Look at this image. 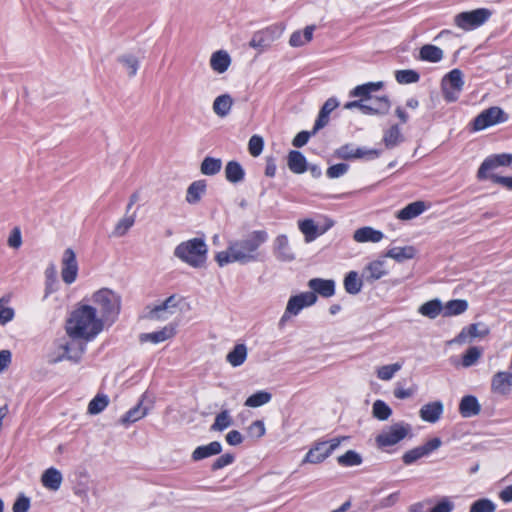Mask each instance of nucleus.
Returning a JSON list of instances; mask_svg holds the SVG:
<instances>
[{
  "instance_id": "1",
  "label": "nucleus",
  "mask_w": 512,
  "mask_h": 512,
  "mask_svg": "<svg viewBox=\"0 0 512 512\" xmlns=\"http://www.w3.org/2000/svg\"><path fill=\"white\" fill-rule=\"evenodd\" d=\"M268 239V234L263 230H256L249 233L242 239L229 241L225 250L215 254V261L220 267L232 263L242 265L258 260V249Z\"/></svg>"
},
{
  "instance_id": "2",
  "label": "nucleus",
  "mask_w": 512,
  "mask_h": 512,
  "mask_svg": "<svg viewBox=\"0 0 512 512\" xmlns=\"http://www.w3.org/2000/svg\"><path fill=\"white\" fill-rule=\"evenodd\" d=\"M103 319L98 318L96 308L82 304L75 308L68 317L65 331L68 337H80L85 342L95 339L104 329Z\"/></svg>"
},
{
  "instance_id": "3",
  "label": "nucleus",
  "mask_w": 512,
  "mask_h": 512,
  "mask_svg": "<svg viewBox=\"0 0 512 512\" xmlns=\"http://www.w3.org/2000/svg\"><path fill=\"white\" fill-rule=\"evenodd\" d=\"M92 306L99 312L98 318L103 319L106 326L116 322L121 311V296L109 288H101L95 291L90 298Z\"/></svg>"
},
{
  "instance_id": "4",
  "label": "nucleus",
  "mask_w": 512,
  "mask_h": 512,
  "mask_svg": "<svg viewBox=\"0 0 512 512\" xmlns=\"http://www.w3.org/2000/svg\"><path fill=\"white\" fill-rule=\"evenodd\" d=\"M208 246L204 238H191L179 243L174 256L192 268H202L207 262Z\"/></svg>"
},
{
  "instance_id": "5",
  "label": "nucleus",
  "mask_w": 512,
  "mask_h": 512,
  "mask_svg": "<svg viewBox=\"0 0 512 512\" xmlns=\"http://www.w3.org/2000/svg\"><path fill=\"white\" fill-rule=\"evenodd\" d=\"M86 343L80 337H68V339H62L56 351L51 355L50 362L58 363L62 361H70L73 363L80 362L85 350Z\"/></svg>"
},
{
  "instance_id": "6",
  "label": "nucleus",
  "mask_w": 512,
  "mask_h": 512,
  "mask_svg": "<svg viewBox=\"0 0 512 512\" xmlns=\"http://www.w3.org/2000/svg\"><path fill=\"white\" fill-rule=\"evenodd\" d=\"M348 440V437H335L329 441L316 443L305 455L302 464H318L328 458L341 444L342 441Z\"/></svg>"
},
{
  "instance_id": "7",
  "label": "nucleus",
  "mask_w": 512,
  "mask_h": 512,
  "mask_svg": "<svg viewBox=\"0 0 512 512\" xmlns=\"http://www.w3.org/2000/svg\"><path fill=\"white\" fill-rule=\"evenodd\" d=\"M492 12L487 8L461 12L454 17V24L465 31L473 30L489 20Z\"/></svg>"
},
{
  "instance_id": "8",
  "label": "nucleus",
  "mask_w": 512,
  "mask_h": 512,
  "mask_svg": "<svg viewBox=\"0 0 512 512\" xmlns=\"http://www.w3.org/2000/svg\"><path fill=\"white\" fill-rule=\"evenodd\" d=\"M411 427L404 422L394 423L384 428L377 436L376 443L379 447H389L402 441L410 433Z\"/></svg>"
},
{
  "instance_id": "9",
  "label": "nucleus",
  "mask_w": 512,
  "mask_h": 512,
  "mask_svg": "<svg viewBox=\"0 0 512 512\" xmlns=\"http://www.w3.org/2000/svg\"><path fill=\"white\" fill-rule=\"evenodd\" d=\"M283 30V27L280 25L268 26L253 34L249 46L262 53L268 50L282 36Z\"/></svg>"
},
{
  "instance_id": "10",
  "label": "nucleus",
  "mask_w": 512,
  "mask_h": 512,
  "mask_svg": "<svg viewBox=\"0 0 512 512\" xmlns=\"http://www.w3.org/2000/svg\"><path fill=\"white\" fill-rule=\"evenodd\" d=\"M316 301L317 295L314 292L307 291L291 296L280 319V323L283 324L292 316H297L304 308L314 305Z\"/></svg>"
},
{
  "instance_id": "11",
  "label": "nucleus",
  "mask_w": 512,
  "mask_h": 512,
  "mask_svg": "<svg viewBox=\"0 0 512 512\" xmlns=\"http://www.w3.org/2000/svg\"><path fill=\"white\" fill-rule=\"evenodd\" d=\"M153 399H150L148 392H144L138 403L124 413L118 420V423L124 427H128L131 424L143 419L148 415L153 406Z\"/></svg>"
},
{
  "instance_id": "12",
  "label": "nucleus",
  "mask_w": 512,
  "mask_h": 512,
  "mask_svg": "<svg viewBox=\"0 0 512 512\" xmlns=\"http://www.w3.org/2000/svg\"><path fill=\"white\" fill-rule=\"evenodd\" d=\"M463 86V73L459 69L451 70L442 80V92L445 100L456 101Z\"/></svg>"
},
{
  "instance_id": "13",
  "label": "nucleus",
  "mask_w": 512,
  "mask_h": 512,
  "mask_svg": "<svg viewBox=\"0 0 512 512\" xmlns=\"http://www.w3.org/2000/svg\"><path fill=\"white\" fill-rule=\"evenodd\" d=\"M78 262L73 249L64 250L61 258V278L67 285L74 283L78 276Z\"/></svg>"
},
{
  "instance_id": "14",
  "label": "nucleus",
  "mask_w": 512,
  "mask_h": 512,
  "mask_svg": "<svg viewBox=\"0 0 512 512\" xmlns=\"http://www.w3.org/2000/svg\"><path fill=\"white\" fill-rule=\"evenodd\" d=\"M504 121H506V116L503 110L499 107H491L482 111L474 119L473 128L476 131H481Z\"/></svg>"
},
{
  "instance_id": "15",
  "label": "nucleus",
  "mask_w": 512,
  "mask_h": 512,
  "mask_svg": "<svg viewBox=\"0 0 512 512\" xmlns=\"http://www.w3.org/2000/svg\"><path fill=\"white\" fill-rule=\"evenodd\" d=\"M381 151L377 149H368L365 147H354L351 144L344 145L337 150V155L341 159H367L372 160L380 156Z\"/></svg>"
},
{
  "instance_id": "16",
  "label": "nucleus",
  "mask_w": 512,
  "mask_h": 512,
  "mask_svg": "<svg viewBox=\"0 0 512 512\" xmlns=\"http://www.w3.org/2000/svg\"><path fill=\"white\" fill-rule=\"evenodd\" d=\"M490 389L496 396L509 397L512 394V372H496L491 378Z\"/></svg>"
},
{
  "instance_id": "17",
  "label": "nucleus",
  "mask_w": 512,
  "mask_h": 512,
  "mask_svg": "<svg viewBox=\"0 0 512 512\" xmlns=\"http://www.w3.org/2000/svg\"><path fill=\"white\" fill-rule=\"evenodd\" d=\"M179 311L178 300L175 296L168 297L161 304L152 308L147 317L151 320L165 321Z\"/></svg>"
},
{
  "instance_id": "18",
  "label": "nucleus",
  "mask_w": 512,
  "mask_h": 512,
  "mask_svg": "<svg viewBox=\"0 0 512 512\" xmlns=\"http://www.w3.org/2000/svg\"><path fill=\"white\" fill-rule=\"evenodd\" d=\"M512 163V154H497L487 157L478 169L477 177L480 180L490 178L489 171H492L500 166H509Z\"/></svg>"
},
{
  "instance_id": "19",
  "label": "nucleus",
  "mask_w": 512,
  "mask_h": 512,
  "mask_svg": "<svg viewBox=\"0 0 512 512\" xmlns=\"http://www.w3.org/2000/svg\"><path fill=\"white\" fill-rule=\"evenodd\" d=\"M388 274L386 261L384 259L373 260L368 263L363 271L362 278L369 283L381 279Z\"/></svg>"
},
{
  "instance_id": "20",
  "label": "nucleus",
  "mask_w": 512,
  "mask_h": 512,
  "mask_svg": "<svg viewBox=\"0 0 512 512\" xmlns=\"http://www.w3.org/2000/svg\"><path fill=\"white\" fill-rule=\"evenodd\" d=\"M232 58L226 50L213 52L209 59L210 68L217 74L225 73L231 66Z\"/></svg>"
},
{
  "instance_id": "21",
  "label": "nucleus",
  "mask_w": 512,
  "mask_h": 512,
  "mask_svg": "<svg viewBox=\"0 0 512 512\" xmlns=\"http://www.w3.org/2000/svg\"><path fill=\"white\" fill-rule=\"evenodd\" d=\"M444 412V405L441 401H433L423 405L419 410L420 418L428 423H436Z\"/></svg>"
},
{
  "instance_id": "22",
  "label": "nucleus",
  "mask_w": 512,
  "mask_h": 512,
  "mask_svg": "<svg viewBox=\"0 0 512 512\" xmlns=\"http://www.w3.org/2000/svg\"><path fill=\"white\" fill-rule=\"evenodd\" d=\"M176 334V327L173 324H168L163 327L161 330L144 333L140 335L141 342H151L153 344H158L164 342L168 339H171Z\"/></svg>"
},
{
  "instance_id": "23",
  "label": "nucleus",
  "mask_w": 512,
  "mask_h": 512,
  "mask_svg": "<svg viewBox=\"0 0 512 512\" xmlns=\"http://www.w3.org/2000/svg\"><path fill=\"white\" fill-rule=\"evenodd\" d=\"M308 287L315 294L329 298L335 294V282L330 279L313 278L309 280Z\"/></svg>"
},
{
  "instance_id": "24",
  "label": "nucleus",
  "mask_w": 512,
  "mask_h": 512,
  "mask_svg": "<svg viewBox=\"0 0 512 512\" xmlns=\"http://www.w3.org/2000/svg\"><path fill=\"white\" fill-rule=\"evenodd\" d=\"M384 234L371 226H364L354 231L353 239L357 243H378L382 241Z\"/></svg>"
},
{
  "instance_id": "25",
  "label": "nucleus",
  "mask_w": 512,
  "mask_h": 512,
  "mask_svg": "<svg viewBox=\"0 0 512 512\" xmlns=\"http://www.w3.org/2000/svg\"><path fill=\"white\" fill-rule=\"evenodd\" d=\"M298 228L304 235L306 243L314 241L317 237L324 234L326 231V229H321L312 219L299 220Z\"/></svg>"
},
{
  "instance_id": "26",
  "label": "nucleus",
  "mask_w": 512,
  "mask_h": 512,
  "mask_svg": "<svg viewBox=\"0 0 512 512\" xmlns=\"http://www.w3.org/2000/svg\"><path fill=\"white\" fill-rule=\"evenodd\" d=\"M365 100V104L373 109H365L364 114L366 115H384L389 111L391 106L387 96H374L373 98H368Z\"/></svg>"
},
{
  "instance_id": "27",
  "label": "nucleus",
  "mask_w": 512,
  "mask_h": 512,
  "mask_svg": "<svg viewBox=\"0 0 512 512\" xmlns=\"http://www.w3.org/2000/svg\"><path fill=\"white\" fill-rule=\"evenodd\" d=\"M63 481L62 473L54 468L50 467L46 469L41 476L42 485L51 491H57L61 487Z\"/></svg>"
},
{
  "instance_id": "28",
  "label": "nucleus",
  "mask_w": 512,
  "mask_h": 512,
  "mask_svg": "<svg viewBox=\"0 0 512 512\" xmlns=\"http://www.w3.org/2000/svg\"><path fill=\"white\" fill-rule=\"evenodd\" d=\"M481 411V405L473 395L464 396L459 403V413L464 418L476 416Z\"/></svg>"
},
{
  "instance_id": "29",
  "label": "nucleus",
  "mask_w": 512,
  "mask_h": 512,
  "mask_svg": "<svg viewBox=\"0 0 512 512\" xmlns=\"http://www.w3.org/2000/svg\"><path fill=\"white\" fill-rule=\"evenodd\" d=\"M416 254L417 249L412 245H407L403 247H392L386 251L384 256L401 263L406 260L413 259L416 256Z\"/></svg>"
},
{
  "instance_id": "30",
  "label": "nucleus",
  "mask_w": 512,
  "mask_h": 512,
  "mask_svg": "<svg viewBox=\"0 0 512 512\" xmlns=\"http://www.w3.org/2000/svg\"><path fill=\"white\" fill-rule=\"evenodd\" d=\"M207 190V184L205 180H196L192 182L186 191L185 200L191 205L198 204L202 197L205 195Z\"/></svg>"
},
{
  "instance_id": "31",
  "label": "nucleus",
  "mask_w": 512,
  "mask_h": 512,
  "mask_svg": "<svg viewBox=\"0 0 512 512\" xmlns=\"http://www.w3.org/2000/svg\"><path fill=\"white\" fill-rule=\"evenodd\" d=\"M274 253L282 261H292L295 255L289 246V240L286 235H279L274 240Z\"/></svg>"
},
{
  "instance_id": "32",
  "label": "nucleus",
  "mask_w": 512,
  "mask_h": 512,
  "mask_svg": "<svg viewBox=\"0 0 512 512\" xmlns=\"http://www.w3.org/2000/svg\"><path fill=\"white\" fill-rule=\"evenodd\" d=\"M222 451V445L218 441L210 442L207 445L198 446L195 448V450L192 452V460L193 461H200L205 458L218 455Z\"/></svg>"
},
{
  "instance_id": "33",
  "label": "nucleus",
  "mask_w": 512,
  "mask_h": 512,
  "mask_svg": "<svg viewBox=\"0 0 512 512\" xmlns=\"http://www.w3.org/2000/svg\"><path fill=\"white\" fill-rule=\"evenodd\" d=\"M383 86L382 82H368L362 85L356 86L349 93L350 97L368 99L373 98V93L379 91Z\"/></svg>"
},
{
  "instance_id": "34",
  "label": "nucleus",
  "mask_w": 512,
  "mask_h": 512,
  "mask_svg": "<svg viewBox=\"0 0 512 512\" xmlns=\"http://www.w3.org/2000/svg\"><path fill=\"white\" fill-rule=\"evenodd\" d=\"M233 106V98L229 94L217 96L212 104L213 112L220 118L226 117Z\"/></svg>"
},
{
  "instance_id": "35",
  "label": "nucleus",
  "mask_w": 512,
  "mask_h": 512,
  "mask_svg": "<svg viewBox=\"0 0 512 512\" xmlns=\"http://www.w3.org/2000/svg\"><path fill=\"white\" fill-rule=\"evenodd\" d=\"M248 356V348L245 344H236L231 351L226 355V361L232 367H239L246 361Z\"/></svg>"
},
{
  "instance_id": "36",
  "label": "nucleus",
  "mask_w": 512,
  "mask_h": 512,
  "mask_svg": "<svg viewBox=\"0 0 512 512\" xmlns=\"http://www.w3.org/2000/svg\"><path fill=\"white\" fill-rule=\"evenodd\" d=\"M315 26H306L302 31H295L289 39V44L292 47H301L309 43L313 38Z\"/></svg>"
},
{
  "instance_id": "37",
  "label": "nucleus",
  "mask_w": 512,
  "mask_h": 512,
  "mask_svg": "<svg viewBox=\"0 0 512 512\" xmlns=\"http://www.w3.org/2000/svg\"><path fill=\"white\" fill-rule=\"evenodd\" d=\"M288 167L295 174H302L307 170V161L305 156L296 150L288 154Z\"/></svg>"
},
{
  "instance_id": "38",
  "label": "nucleus",
  "mask_w": 512,
  "mask_h": 512,
  "mask_svg": "<svg viewBox=\"0 0 512 512\" xmlns=\"http://www.w3.org/2000/svg\"><path fill=\"white\" fill-rule=\"evenodd\" d=\"M443 50L438 46L426 44L420 48L419 58L423 61L437 63L443 58Z\"/></svg>"
},
{
  "instance_id": "39",
  "label": "nucleus",
  "mask_w": 512,
  "mask_h": 512,
  "mask_svg": "<svg viewBox=\"0 0 512 512\" xmlns=\"http://www.w3.org/2000/svg\"><path fill=\"white\" fill-rule=\"evenodd\" d=\"M425 211V204L422 201H416L408 204L397 213V218L400 220H411L419 216Z\"/></svg>"
},
{
  "instance_id": "40",
  "label": "nucleus",
  "mask_w": 512,
  "mask_h": 512,
  "mask_svg": "<svg viewBox=\"0 0 512 512\" xmlns=\"http://www.w3.org/2000/svg\"><path fill=\"white\" fill-rule=\"evenodd\" d=\"M403 141V136L398 125H393L383 133V143L387 149H392Z\"/></svg>"
},
{
  "instance_id": "41",
  "label": "nucleus",
  "mask_w": 512,
  "mask_h": 512,
  "mask_svg": "<svg viewBox=\"0 0 512 512\" xmlns=\"http://www.w3.org/2000/svg\"><path fill=\"white\" fill-rule=\"evenodd\" d=\"M468 309V302L464 299L450 300L443 305V316L450 317L464 313Z\"/></svg>"
},
{
  "instance_id": "42",
  "label": "nucleus",
  "mask_w": 512,
  "mask_h": 512,
  "mask_svg": "<svg viewBox=\"0 0 512 512\" xmlns=\"http://www.w3.org/2000/svg\"><path fill=\"white\" fill-rule=\"evenodd\" d=\"M245 172L237 161H229L225 167V177L230 183H239L244 179Z\"/></svg>"
},
{
  "instance_id": "43",
  "label": "nucleus",
  "mask_w": 512,
  "mask_h": 512,
  "mask_svg": "<svg viewBox=\"0 0 512 512\" xmlns=\"http://www.w3.org/2000/svg\"><path fill=\"white\" fill-rule=\"evenodd\" d=\"M222 168V160L207 156L203 159L200 165V172L206 176H213L220 172Z\"/></svg>"
},
{
  "instance_id": "44",
  "label": "nucleus",
  "mask_w": 512,
  "mask_h": 512,
  "mask_svg": "<svg viewBox=\"0 0 512 512\" xmlns=\"http://www.w3.org/2000/svg\"><path fill=\"white\" fill-rule=\"evenodd\" d=\"M418 312L430 319H435L441 312L443 313V305L440 300L433 299L422 304L419 307Z\"/></svg>"
},
{
  "instance_id": "45",
  "label": "nucleus",
  "mask_w": 512,
  "mask_h": 512,
  "mask_svg": "<svg viewBox=\"0 0 512 512\" xmlns=\"http://www.w3.org/2000/svg\"><path fill=\"white\" fill-rule=\"evenodd\" d=\"M362 285V279L356 271H350L344 278L345 291L351 295L358 294Z\"/></svg>"
},
{
  "instance_id": "46",
  "label": "nucleus",
  "mask_w": 512,
  "mask_h": 512,
  "mask_svg": "<svg viewBox=\"0 0 512 512\" xmlns=\"http://www.w3.org/2000/svg\"><path fill=\"white\" fill-rule=\"evenodd\" d=\"M483 355V350L477 346L469 347L466 352L462 355L461 366L463 368H469L478 363Z\"/></svg>"
},
{
  "instance_id": "47",
  "label": "nucleus",
  "mask_w": 512,
  "mask_h": 512,
  "mask_svg": "<svg viewBox=\"0 0 512 512\" xmlns=\"http://www.w3.org/2000/svg\"><path fill=\"white\" fill-rule=\"evenodd\" d=\"M136 219V214H125L119 221L116 223L112 235L115 237L124 236L129 229L134 225Z\"/></svg>"
},
{
  "instance_id": "48",
  "label": "nucleus",
  "mask_w": 512,
  "mask_h": 512,
  "mask_svg": "<svg viewBox=\"0 0 512 512\" xmlns=\"http://www.w3.org/2000/svg\"><path fill=\"white\" fill-rule=\"evenodd\" d=\"M118 62L125 69L129 77H134L139 68V60L133 54H123L118 58Z\"/></svg>"
},
{
  "instance_id": "49",
  "label": "nucleus",
  "mask_w": 512,
  "mask_h": 512,
  "mask_svg": "<svg viewBox=\"0 0 512 512\" xmlns=\"http://www.w3.org/2000/svg\"><path fill=\"white\" fill-rule=\"evenodd\" d=\"M109 404V398L105 394H97L88 404L87 413L97 415L103 412Z\"/></svg>"
},
{
  "instance_id": "50",
  "label": "nucleus",
  "mask_w": 512,
  "mask_h": 512,
  "mask_svg": "<svg viewBox=\"0 0 512 512\" xmlns=\"http://www.w3.org/2000/svg\"><path fill=\"white\" fill-rule=\"evenodd\" d=\"M271 399V393L267 391H258L246 399L245 406L250 408H257L269 403Z\"/></svg>"
},
{
  "instance_id": "51",
  "label": "nucleus",
  "mask_w": 512,
  "mask_h": 512,
  "mask_svg": "<svg viewBox=\"0 0 512 512\" xmlns=\"http://www.w3.org/2000/svg\"><path fill=\"white\" fill-rule=\"evenodd\" d=\"M233 423L232 417L227 410L221 411L216 415L214 423L211 425L210 430L212 431H224L229 428Z\"/></svg>"
},
{
  "instance_id": "52",
  "label": "nucleus",
  "mask_w": 512,
  "mask_h": 512,
  "mask_svg": "<svg viewBox=\"0 0 512 512\" xmlns=\"http://www.w3.org/2000/svg\"><path fill=\"white\" fill-rule=\"evenodd\" d=\"M402 368V364L399 362L383 365L376 369V375L380 380L389 381L391 380L395 374L400 371Z\"/></svg>"
},
{
  "instance_id": "53",
  "label": "nucleus",
  "mask_w": 512,
  "mask_h": 512,
  "mask_svg": "<svg viewBox=\"0 0 512 512\" xmlns=\"http://www.w3.org/2000/svg\"><path fill=\"white\" fill-rule=\"evenodd\" d=\"M372 415L380 421H385L392 415V409L384 401L376 400L372 405Z\"/></svg>"
},
{
  "instance_id": "54",
  "label": "nucleus",
  "mask_w": 512,
  "mask_h": 512,
  "mask_svg": "<svg viewBox=\"0 0 512 512\" xmlns=\"http://www.w3.org/2000/svg\"><path fill=\"white\" fill-rule=\"evenodd\" d=\"M339 465L345 467L358 466L362 463V457L354 450H349L337 458Z\"/></svg>"
},
{
  "instance_id": "55",
  "label": "nucleus",
  "mask_w": 512,
  "mask_h": 512,
  "mask_svg": "<svg viewBox=\"0 0 512 512\" xmlns=\"http://www.w3.org/2000/svg\"><path fill=\"white\" fill-rule=\"evenodd\" d=\"M396 81L400 84H411L419 81V74L411 69L398 70L395 73Z\"/></svg>"
},
{
  "instance_id": "56",
  "label": "nucleus",
  "mask_w": 512,
  "mask_h": 512,
  "mask_svg": "<svg viewBox=\"0 0 512 512\" xmlns=\"http://www.w3.org/2000/svg\"><path fill=\"white\" fill-rule=\"evenodd\" d=\"M8 302V298H0V325H6L8 322L12 321L15 316L14 309L7 306Z\"/></svg>"
},
{
  "instance_id": "57",
  "label": "nucleus",
  "mask_w": 512,
  "mask_h": 512,
  "mask_svg": "<svg viewBox=\"0 0 512 512\" xmlns=\"http://www.w3.org/2000/svg\"><path fill=\"white\" fill-rule=\"evenodd\" d=\"M496 505L493 501L487 498H482L474 501L469 509V512H495Z\"/></svg>"
},
{
  "instance_id": "58",
  "label": "nucleus",
  "mask_w": 512,
  "mask_h": 512,
  "mask_svg": "<svg viewBox=\"0 0 512 512\" xmlns=\"http://www.w3.org/2000/svg\"><path fill=\"white\" fill-rule=\"evenodd\" d=\"M467 332L474 338H484L490 333L489 327L482 322L473 323L467 326Z\"/></svg>"
},
{
  "instance_id": "59",
  "label": "nucleus",
  "mask_w": 512,
  "mask_h": 512,
  "mask_svg": "<svg viewBox=\"0 0 512 512\" xmlns=\"http://www.w3.org/2000/svg\"><path fill=\"white\" fill-rule=\"evenodd\" d=\"M263 147H264V140L261 136L253 135L249 139L248 150H249V153L253 157H258L262 153Z\"/></svg>"
},
{
  "instance_id": "60",
  "label": "nucleus",
  "mask_w": 512,
  "mask_h": 512,
  "mask_svg": "<svg viewBox=\"0 0 512 512\" xmlns=\"http://www.w3.org/2000/svg\"><path fill=\"white\" fill-rule=\"evenodd\" d=\"M455 504L451 497H442L429 512H452Z\"/></svg>"
},
{
  "instance_id": "61",
  "label": "nucleus",
  "mask_w": 512,
  "mask_h": 512,
  "mask_svg": "<svg viewBox=\"0 0 512 512\" xmlns=\"http://www.w3.org/2000/svg\"><path fill=\"white\" fill-rule=\"evenodd\" d=\"M248 435L253 439H260L264 436L266 432V428L264 425V422L262 420H256L252 422L248 429H247Z\"/></svg>"
},
{
  "instance_id": "62",
  "label": "nucleus",
  "mask_w": 512,
  "mask_h": 512,
  "mask_svg": "<svg viewBox=\"0 0 512 512\" xmlns=\"http://www.w3.org/2000/svg\"><path fill=\"white\" fill-rule=\"evenodd\" d=\"M425 457L420 446L415 447L407 452H405L402 456V460L406 465H410L420 458Z\"/></svg>"
},
{
  "instance_id": "63",
  "label": "nucleus",
  "mask_w": 512,
  "mask_h": 512,
  "mask_svg": "<svg viewBox=\"0 0 512 512\" xmlns=\"http://www.w3.org/2000/svg\"><path fill=\"white\" fill-rule=\"evenodd\" d=\"M348 169H349L348 164L338 163V164L330 166L326 171V175H327V177H329L331 179L339 178V177L343 176L344 174H346Z\"/></svg>"
},
{
  "instance_id": "64",
  "label": "nucleus",
  "mask_w": 512,
  "mask_h": 512,
  "mask_svg": "<svg viewBox=\"0 0 512 512\" xmlns=\"http://www.w3.org/2000/svg\"><path fill=\"white\" fill-rule=\"evenodd\" d=\"M30 508V499L24 495L19 496L13 504V512H28Z\"/></svg>"
}]
</instances>
